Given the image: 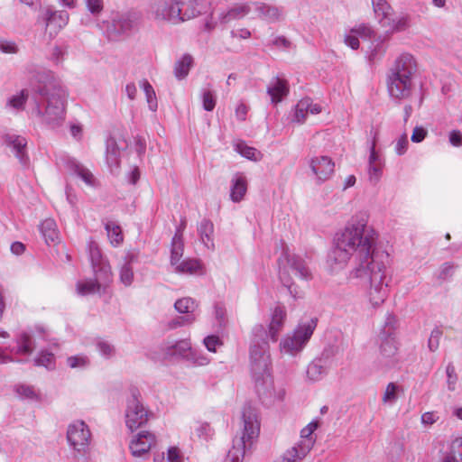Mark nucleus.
<instances>
[{"label":"nucleus","instance_id":"obj_9","mask_svg":"<svg viewBox=\"0 0 462 462\" xmlns=\"http://www.w3.org/2000/svg\"><path fill=\"white\" fill-rule=\"evenodd\" d=\"M150 415L151 413L143 404L139 391L135 388H132L130 390V395L126 399L125 411L126 428L130 431L138 430L148 422Z\"/></svg>","mask_w":462,"mask_h":462},{"label":"nucleus","instance_id":"obj_11","mask_svg":"<svg viewBox=\"0 0 462 462\" xmlns=\"http://www.w3.org/2000/svg\"><path fill=\"white\" fill-rule=\"evenodd\" d=\"M286 321L287 311L285 307L282 305H276L274 308L271 310L267 328H265L262 324H257L253 328L250 347L254 345V341L255 340L256 337L254 335V329L256 327L260 326L264 330V335L259 337V338L264 339L269 344L268 339H270L273 342L278 341L280 334L282 332L285 327Z\"/></svg>","mask_w":462,"mask_h":462},{"label":"nucleus","instance_id":"obj_22","mask_svg":"<svg viewBox=\"0 0 462 462\" xmlns=\"http://www.w3.org/2000/svg\"><path fill=\"white\" fill-rule=\"evenodd\" d=\"M322 111L319 104L314 103L312 99L305 97L300 99L293 107L291 113V121L292 123L302 125L307 120L309 115H318Z\"/></svg>","mask_w":462,"mask_h":462},{"label":"nucleus","instance_id":"obj_8","mask_svg":"<svg viewBox=\"0 0 462 462\" xmlns=\"http://www.w3.org/2000/svg\"><path fill=\"white\" fill-rule=\"evenodd\" d=\"M141 21V15L135 11L114 13L110 21H104L99 24L109 39L116 40L123 35H127L137 29Z\"/></svg>","mask_w":462,"mask_h":462},{"label":"nucleus","instance_id":"obj_26","mask_svg":"<svg viewBox=\"0 0 462 462\" xmlns=\"http://www.w3.org/2000/svg\"><path fill=\"white\" fill-rule=\"evenodd\" d=\"M5 143L7 146H9L13 152L15 153V156L18 158L21 163L27 164L28 157L26 154V145L27 140L25 137L21 135H16L14 134H6L5 136Z\"/></svg>","mask_w":462,"mask_h":462},{"label":"nucleus","instance_id":"obj_41","mask_svg":"<svg viewBox=\"0 0 462 462\" xmlns=\"http://www.w3.org/2000/svg\"><path fill=\"white\" fill-rule=\"evenodd\" d=\"M200 240L207 248L214 247V226L209 220L203 219L198 227Z\"/></svg>","mask_w":462,"mask_h":462},{"label":"nucleus","instance_id":"obj_28","mask_svg":"<svg viewBox=\"0 0 462 462\" xmlns=\"http://www.w3.org/2000/svg\"><path fill=\"white\" fill-rule=\"evenodd\" d=\"M267 94L273 104L280 103L289 94V84L286 79H273L267 87Z\"/></svg>","mask_w":462,"mask_h":462},{"label":"nucleus","instance_id":"obj_56","mask_svg":"<svg viewBox=\"0 0 462 462\" xmlns=\"http://www.w3.org/2000/svg\"><path fill=\"white\" fill-rule=\"evenodd\" d=\"M202 343L206 349L211 353H217V349L224 345L223 339L218 335L215 334L206 336Z\"/></svg>","mask_w":462,"mask_h":462},{"label":"nucleus","instance_id":"obj_5","mask_svg":"<svg viewBox=\"0 0 462 462\" xmlns=\"http://www.w3.org/2000/svg\"><path fill=\"white\" fill-rule=\"evenodd\" d=\"M242 435L237 446L234 445L228 451L224 462H243L246 450L257 441L261 423L255 408L245 405L242 411Z\"/></svg>","mask_w":462,"mask_h":462},{"label":"nucleus","instance_id":"obj_12","mask_svg":"<svg viewBox=\"0 0 462 462\" xmlns=\"http://www.w3.org/2000/svg\"><path fill=\"white\" fill-rule=\"evenodd\" d=\"M148 14L155 22L171 25L180 24L178 0H155L150 5Z\"/></svg>","mask_w":462,"mask_h":462},{"label":"nucleus","instance_id":"obj_31","mask_svg":"<svg viewBox=\"0 0 462 462\" xmlns=\"http://www.w3.org/2000/svg\"><path fill=\"white\" fill-rule=\"evenodd\" d=\"M29 97V91L21 89L9 96L5 102V109L12 114H18L24 110Z\"/></svg>","mask_w":462,"mask_h":462},{"label":"nucleus","instance_id":"obj_24","mask_svg":"<svg viewBox=\"0 0 462 462\" xmlns=\"http://www.w3.org/2000/svg\"><path fill=\"white\" fill-rule=\"evenodd\" d=\"M88 255L91 263L93 273H99L103 269H108L109 273H112L109 262L103 256L102 252L97 242L89 240L87 245Z\"/></svg>","mask_w":462,"mask_h":462},{"label":"nucleus","instance_id":"obj_54","mask_svg":"<svg viewBox=\"0 0 462 462\" xmlns=\"http://www.w3.org/2000/svg\"><path fill=\"white\" fill-rule=\"evenodd\" d=\"M401 387L395 383H389L384 390L382 397V402L384 404L393 405L398 400V394Z\"/></svg>","mask_w":462,"mask_h":462},{"label":"nucleus","instance_id":"obj_61","mask_svg":"<svg viewBox=\"0 0 462 462\" xmlns=\"http://www.w3.org/2000/svg\"><path fill=\"white\" fill-rule=\"evenodd\" d=\"M97 349L106 358H110L115 355V347L105 340H100L97 343Z\"/></svg>","mask_w":462,"mask_h":462},{"label":"nucleus","instance_id":"obj_52","mask_svg":"<svg viewBox=\"0 0 462 462\" xmlns=\"http://www.w3.org/2000/svg\"><path fill=\"white\" fill-rule=\"evenodd\" d=\"M352 32L363 40H372L376 36V31L370 23H361L352 27Z\"/></svg>","mask_w":462,"mask_h":462},{"label":"nucleus","instance_id":"obj_39","mask_svg":"<svg viewBox=\"0 0 462 462\" xmlns=\"http://www.w3.org/2000/svg\"><path fill=\"white\" fill-rule=\"evenodd\" d=\"M409 27L410 16L404 14L395 15L394 13L383 26V28H385L388 32H402Z\"/></svg>","mask_w":462,"mask_h":462},{"label":"nucleus","instance_id":"obj_51","mask_svg":"<svg viewBox=\"0 0 462 462\" xmlns=\"http://www.w3.org/2000/svg\"><path fill=\"white\" fill-rule=\"evenodd\" d=\"M105 228L110 244L113 246H118L123 243L124 236L119 225L116 222L110 221L106 224Z\"/></svg>","mask_w":462,"mask_h":462},{"label":"nucleus","instance_id":"obj_6","mask_svg":"<svg viewBox=\"0 0 462 462\" xmlns=\"http://www.w3.org/2000/svg\"><path fill=\"white\" fill-rule=\"evenodd\" d=\"M317 319L300 321L292 331L286 333L279 341V352L282 356L297 357L309 344L316 328Z\"/></svg>","mask_w":462,"mask_h":462},{"label":"nucleus","instance_id":"obj_29","mask_svg":"<svg viewBox=\"0 0 462 462\" xmlns=\"http://www.w3.org/2000/svg\"><path fill=\"white\" fill-rule=\"evenodd\" d=\"M328 374V366L323 358H315L306 369V380L310 383H317L324 378Z\"/></svg>","mask_w":462,"mask_h":462},{"label":"nucleus","instance_id":"obj_62","mask_svg":"<svg viewBox=\"0 0 462 462\" xmlns=\"http://www.w3.org/2000/svg\"><path fill=\"white\" fill-rule=\"evenodd\" d=\"M442 332L439 328H434L429 337L428 346L430 351H436L439 346V340L441 338Z\"/></svg>","mask_w":462,"mask_h":462},{"label":"nucleus","instance_id":"obj_55","mask_svg":"<svg viewBox=\"0 0 462 462\" xmlns=\"http://www.w3.org/2000/svg\"><path fill=\"white\" fill-rule=\"evenodd\" d=\"M203 108L206 111H212L217 103V96L209 88H203L200 92Z\"/></svg>","mask_w":462,"mask_h":462},{"label":"nucleus","instance_id":"obj_14","mask_svg":"<svg viewBox=\"0 0 462 462\" xmlns=\"http://www.w3.org/2000/svg\"><path fill=\"white\" fill-rule=\"evenodd\" d=\"M67 441L69 446L79 454L86 453L91 441V431L82 420H75L68 425Z\"/></svg>","mask_w":462,"mask_h":462},{"label":"nucleus","instance_id":"obj_47","mask_svg":"<svg viewBox=\"0 0 462 462\" xmlns=\"http://www.w3.org/2000/svg\"><path fill=\"white\" fill-rule=\"evenodd\" d=\"M14 391L20 399L31 402H40L42 400L40 392L32 385L17 384L14 387Z\"/></svg>","mask_w":462,"mask_h":462},{"label":"nucleus","instance_id":"obj_57","mask_svg":"<svg viewBox=\"0 0 462 462\" xmlns=\"http://www.w3.org/2000/svg\"><path fill=\"white\" fill-rule=\"evenodd\" d=\"M89 359L84 355L71 356L67 358V365L70 368H85L88 365Z\"/></svg>","mask_w":462,"mask_h":462},{"label":"nucleus","instance_id":"obj_34","mask_svg":"<svg viewBox=\"0 0 462 462\" xmlns=\"http://www.w3.org/2000/svg\"><path fill=\"white\" fill-rule=\"evenodd\" d=\"M440 462H462V437H457L448 443Z\"/></svg>","mask_w":462,"mask_h":462},{"label":"nucleus","instance_id":"obj_35","mask_svg":"<svg viewBox=\"0 0 462 462\" xmlns=\"http://www.w3.org/2000/svg\"><path fill=\"white\" fill-rule=\"evenodd\" d=\"M40 232L47 245L57 244L60 241V233L54 219H44L40 225Z\"/></svg>","mask_w":462,"mask_h":462},{"label":"nucleus","instance_id":"obj_1","mask_svg":"<svg viewBox=\"0 0 462 462\" xmlns=\"http://www.w3.org/2000/svg\"><path fill=\"white\" fill-rule=\"evenodd\" d=\"M378 238V232L369 225V214L359 211L335 235L328 256L333 271L343 269L351 258L355 259L356 265L350 271L348 279L364 283V303L373 309L382 306L389 294L385 282L389 254L377 247Z\"/></svg>","mask_w":462,"mask_h":462},{"label":"nucleus","instance_id":"obj_27","mask_svg":"<svg viewBox=\"0 0 462 462\" xmlns=\"http://www.w3.org/2000/svg\"><path fill=\"white\" fill-rule=\"evenodd\" d=\"M191 348L192 346L189 339H180L176 341H167L162 346V351L166 356H177L186 359Z\"/></svg>","mask_w":462,"mask_h":462},{"label":"nucleus","instance_id":"obj_48","mask_svg":"<svg viewBox=\"0 0 462 462\" xmlns=\"http://www.w3.org/2000/svg\"><path fill=\"white\" fill-rule=\"evenodd\" d=\"M212 316L215 326L217 328H224L227 324V311L225 303L217 301L212 306Z\"/></svg>","mask_w":462,"mask_h":462},{"label":"nucleus","instance_id":"obj_60","mask_svg":"<svg viewBox=\"0 0 462 462\" xmlns=\"http://www.w3.org/2000/svg\"><path fill=\"white\" fill-rule=\"evenodd\" d=\"M344 42L352 50H357L360 46L359 37L356 32H352V28L346 31L344 35Z\"/></svg>","mask_w":462,"mask_h":462},{"label":"nucleus","instance_id":"obj_16","mask_svg":"<svg viewBox=\"0 0 462 462\" xmlns=\"http://www.w3.org/2000/svg\"><path fill=\"white\" fill-rule=\"evenodd\" d=\"M174 310L178 313L185 314L186 316L172 320L170 327L176 328L182 326H190L198 320L199 302L191 297H182L174 302Z\"/></svg>","mask_w":462,"mask_h":462},{"label":"nucleus","instance_id":"obj_2","mask_svg":"<svg viewBox=\"0 0 462 462\" xmlns=\"http://www.w3.org/2000/svg\"><path fill=\"white\" fill-rule=\"evenodd\" d=\"M37 80L36 97L29 113L47 127L59 129L66 120L69 91L56 80L51 71L39 75Z\"/></svg>","mask_w":462,"mask_h":462},{"label":"nucleus","instance_id":"obj_10","mask_svg":"<svg viewBox=\"0 0 462 462\" xmlns=\"http://www.w3.org/2000/svg\"><path fill=\"white\" fill-rule=\"evenodd\" d=\"M377 365L381 369H391L400 363L398 344L393 332L388 329L380 335L379 356Z\"/></svg>","mask_w":462,"mask_h":462},{"label":"nucleus","instance_id":"obj_64","mask_svg":"<svg viewBox=\"0 0 462 462\" xmlns=\"http://www.w3.org/2000/svg\"><path fill=\"white\" fill-rule=\"evenodd\" d=\"M439 420L438 411H426L421 414L420 421L425 427H430Z\"/></svg>","mask_w":462,"mask_h":462},{"label":"nucleus","instance_id":"obj_25","mask_svg":"<svg viewBox=\"0 0 462 462\" xmlns=\"http://www.w3.org/2000/svg\"><path fill=\"white\" fill-rule=\"evenodd\" d=\"M248 180L244 173L234 174L230 182V199L235 203L242 201L246 194Z\"/></svg>","mask_w":462,"mask_h":462},{"label":"nucleus","instance_id":"obj_36","mask_svg":"<svg viewBox=\"0 0 462 462\" xmlns=\"http://www.w3.org/2000/svg\"><path fill=\"white\" fill-rule=\"evenodd\" d=\"M67 167L75 175L80 178L88 186L94 187L96 185V178L92 172L75 159H69L67 162Z\"/></svg>","mask_w":462,"mask_h":462},{"label":"nucleus","instance_id":"obj_23","mask_svg":"<svg viewBox=\"0 0 462 462\" xmlns=\"http://www.w3.org/2000/svg\"><path fill=\"white\" fill-rule=\"evenodd\" d=\"M180 8V23L195 19L207 11V0H178Z\"/></svg>","mask_w":462,"mask_h":462},{"label":"nucleus","instance_id":"obj_58","mask_svg":"<svg viewBox=\"0 0 462 462\" xmlns=\"http://www.w3.org/2000/svg\"><path fill=\"white\" fill-rule=\"evenodd\" d=\"M409 147L408 136L406 134H401L394 142L393 148L394 152L398 156H402L406 153Z\"/></svg>","mask_w":462,"mask_h":462},{"label":"nucleus","instance_id":"obj_33","mask_svg":"<svg viewBox=\"0 0 462 462\" xmlns=\"http://www.w3.org/2000/svg\"><path fill=\"white\" fill-rule=\"evenodd\" d=\"M58 348L56 344L52 345L50 349H41L35 357L33 363L37 366H43L48 370H53L56 367L55 352Z\"/></svg>","mask_w":462,"mask_h":462},{"label":"nucleus","instance_id":"obj_4","mask_svg":"<svg viewBox=\"0 0 462 462\" xmlns=\"http://www.w3.org/2000/svg\"><path fill=\"white\" fill-rule=\"evenodd\" d=\"M417 70L418 63L412 54L402 52L394 59L386 77L387 90L391 98L401 101L411 96Z\"/></svg>","mask_w":462,"mask_h":462},{"label":"nucleus","instance_id":"obj_43","mask_svg":"<svg viewBox=\"0 0 462 462\" xmlns=\"http://www.w3.org/2000/svg\"><path fill=\"white\" fill-rule=\"evenodd\" d=\"M191 434L200 441H208L214 436L213 428L208 423L203 421H197L191 427Z\"/></svg>","mask_w":462,"mask_h":462},{"label":"nucleus","instance_id":"obj_7","mask_svg":"<svg viewBox=\"0 0 462 462\" xmlns=\"http://www.w3.org/2000/svg\"><path fill=\"white\" fill-rule=\"evenodd\" d=\"M291 273L300 280L310 281L312 279V273L306 261L300 255L284 252L279 258V278L281 282L289 290L293 298L298 297L296 288H293V279Z\"/></svg>","mask_w":462,"mask_h":462},{"label":"nucleus","instance_id":"obj_50","mask_svg":"<svg viewBox=\"0 0 462 462\" xmlns=\"http://www.w3.org/2000/svg\"><path fill=\"white\" fill-rule=\"evenodd\" d=\"M140 87L144 93L149 110L156 112L158 109V100L154 88L146 79H143L140 82Z\"/></svg>","mask_w":462,"mask_h":462},{"label":"nucleus","instance_id":"obj_19","mask_svg":"<svg viewBox=\"0 0 462 462\" xmlns=\"http://www.w3.org/2000/svg\"><path fill=\"white\" fill-rule=\"evenodd\" d=\"M44 333L45 330L42 327H35V331H21L15 337L14 346H9L8 350L11 355L28 356H31L35 348L34 333Z\"/></svg>","mask_w":462,"mask_h":462},{"label":"nucleus","instance_id":"obj_30","mask_svg":"<svg viewBox=\"0 0 462 462\" xmlns=\"http://www.w3.org/2000/svg\"><path fill=\"white\" fill-rule=\"evenodd\" d=\"M137 255L134 252H128L125 257V263L119 268V280L125 287H130L134 280V273L132 264L136 261Z\"/></svg>","mask_w":462,"mask_h":462},{"label":"nucleus","instance_id":"obj_59","mask_svg":"<svg viewBox=\"0 0 462 462\" xmlns=\"http://www.w3.org/2000/svg\"><path fill=\"white\" fill-rule=\"evenodd\" d=\"M167 462H184V456L181 450L175 446L169 447L166 452Z\"/></svg>","mask_w":462,"mask_h":462},{"label":"nucleus","instance_id":"obj_17","mask_svg":"<svg viewBox=\"0 0 462 462\" xmlns=\"http://www.w3.org/2000/svg\"><path fill=\"white\" fill-rule=\"evenodd\" d=\"M156 435L150 430H141L134 434L129 440V450L134 457H145L156 446Z\"/></svg>","mask_w":462,"mask_h":462},{"label":"nucleus","instance_id":"obj_45","mask_svg":"<svg viewBox=\"0 0 462 462\" xmlns=\"http://www.w3.org/2000/svg\"><path fill=\"white\" fill-rule=\"evenodd\" d=\"M319 420H313L309 424H307L301 430H300V439L296 443L300 448H303V444L310 443V450L312 448L315 443V439L312 437V434L314 431L319 428Z\"/></svg>","mask_w":462,"mask_h":462},{"label":"nucleus","instance_id":"obj_49","mask_svg":"<svg viewBox=\"0 0 462 462\" xmlns=\"http://www.w3.org/2000/svg\"><path fill=\"white\" fill-rule=\"evenodd\" d=\"M193 64V58L189 54L183 55L175 64L174 74L178 79H185Z\"/></svg>","mask_w":462,"mask_h":462},{"label":"nucleus","instance_id":"obj_21","mask_svg":"<svg viewBox=\"0 0 462 462\" xmlns=\"http://www.w3.org/2000/svg\"><path fill=\"white\" fill-rule=\"evenodd\" d=\"M309 165L319 183L328 180L334 173L335 164L328 156H314L310 160Z\"/></svg>","mask_w":462,"mask_h":462},{"label":"nucleus","instance_id":"obj_63","mask_svg":"<svg viewBox=\"0 0 462 462\" xmlns=\"http://www.w3.org/2000/svg\"><path fill=\"white\" fill-rule=\"evenodd\" d=\"M87 9L93 15H98L104 9L103 0H85Z\"/></svg>","mask_w":462,"mask_h":462},{"label":"nucleus","instance_id":"obj_13","mask_svg":"<svg viewBox=\"0 0 462 462\" xmlns=\"http://www.w3.org/2000/svg\"><path fill=\"white\" fill-rule=\"evenodd\" d=\"M252 10V5L236 4L226 10L212 12L210 16L205 21L204 28L210 32L220 24H226L235 20H239L247 15Z\"/></svg>","mask_w":462,"mask_h":462},{"label":"nucleus","instance_id":"obj_46","mask_svg":"<svg viewBox=\"0 0 462 462\" xmlns=\"http://www.w3.org/2000/svg\"><path fill=\"white\" fill-rule=\"evenodd\" d=\"M235 151L243 157L254 162H260L263 159V153L259 150L248 146L243 141H238L235 143Z\"/></svg>","mask_w":462,"mask_h":462},{"label":"nucleus","instance_id":"obj_3","mask_svg":"<svg viewBox=\"0 0 462 462\" xmlns=\"http://www.w3.org/2000/svg\"><path fill=\"white\" fill-rule=\"evenodd\" d=\"M255 340L250 348V370L254 389L263 403L272 405L282 402L286 395L282 384H275L272 374L270 345L263 338L262 327L254 329Z\"/></svg>","mask_w":462,"mask_h":462},{"label":"nucleus","instance_id":"obj_38","mask_svg":"<svg viewBox=\"0 0 462 462\" xmlns=\"http://www.w3.org/2000/svg\"><path fill=\"white\" fill-rule=\"evenodd\" d=\"M173 266L175 272L181 274L203 273V265L198 259H185Z\"/></svg>","mask_w":462,"mask_h":462},{"label":"nucleus","instance_id":"obj_37","mask_svg":"<svg viewBox=\"0 0 462 462\" xmlns=\"http://www.w3.org/2000/svg\"><path fill=\"white\" fill-rule=\"evenodd\" d=\"M310 452V443L303 444V448L297 444L288 448L282 456L274 462H296L303 459Z\"/></svg>","mask_w":462,"mask_h":462},{"label":"nucleus","instance_id":"obj_15","mask_svg":"<svg viewBox=\"0 0 462 462\" xmlns=\"http://www.w3.org/2000/svg\"><path fill=\"white\" fill-rule=\"evenodd\" d=\"M93 278L79 280L76 284V291L80 296L101 294L106 292L113 281V273L108 269L101 270L99 273H93Z\"/></svg>","mask_w":462,"mask_h":462},{"label":"nucleus","instance_id":"obj_40","mask_svg":"<svg viewBox=\"0 0 462 462\" xmlns=\"http://www.w3.org/2000/svg\"><path fill=\"white\" fill-rule=\"evenodd\" d=\"M120 151L115 140L106 142V161L112 173H115L119 167Z\"/></svg>","mask_w":462,"mask_h":462},{"label":"nucleus","instance_id":"obj_44","mask_svg":"<svg viewBox=\"0 0 462 462\" xmlns=\"http://www.w3.org/2000/svg\"><path fill=\"white\" fill-rule=\"evenodd\" d=\"M183 250L184 244L182 233L180 230H177L171 241V263L172 266L180 262V258L182 257L183 254Z\"/></svg>","mask_w":462,"mask_h":462},{"label":"nucleus","instance_id":"obj_20","mask_svg":"<svg viewBox=\"0 0 462 462\" xmlns=\"http://www.w3.org/2000/svg\"><path fill=\"white\" fill-rule=\"evenodd\" d=\"M384 166V157L376 149V143L374 140L369 147V155L367 160V174L371 182L377 183L381 180Z\"/></svg>","mask_w":462,"mask_h":462},{"label":"nucleus","instance_id":"obj_32","mask_svg":"<svg viewBox=\"0 0 462 462\" xmlns=\"http://www.w3.org/2000/svg\"><path fill=\"white\" fill-rule=\"evenodd\" d=\"M373 12L377 23L383 27L393 16V9L387 0H371Z\"/></svg>","mask_w":462,"mask_h":462},{"label":"nucleus","instance_id":"obj_18","mask_svg":"<svg viewBox=\"0 0 462 462\" xmlns=\"http://www.w3.org/2000/svg\"><path fill=\"white\" fill-rule=\"evenodd\" d=\"M69 19V15L66 11H53L51 8H44L38 22L44 24L51 36H54L68 24Z\"/></svg>","mask_w":462,"mask_h":462},{"label":"nucleus","instance_id":"obj_42","mask_svg":"<svg viewBox=\"0 0 462 462\" xmlns=\"http://www.w3.org/2000/svg\"><path fill=\"white\" fill-rule=\"evenodd\" d=\"M252 8L257 12L259 17L267 21H275L279 19L281 15V12L277 7L267 4L255 3L252 5Z\"/></svg>","mask_w":462,"mask_h":462},{"label":"nucleus","instance_id":"obj_53","mask_svg":"<svg viewBox=\"0 0 462 462\" xmlns=\"http://www.w3.org/2000/svg\"><path fill=\"white\" fill-rule=\"evenodd\" d=\"M185 360L193 366H205L210 363V359L203 352L193 348Z\"/></svg>","mask_w":462,"mask_h":462}]
</instances>
